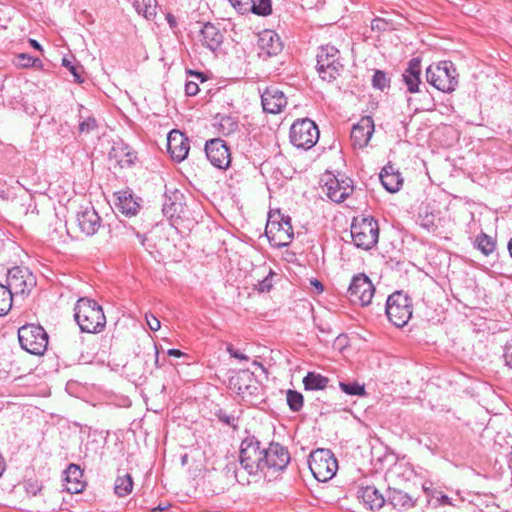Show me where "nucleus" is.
Segmentation results:
<instances>
[{"mask_svg":"<svg viewBox=\"0 0 512 512\" xmlns=\"http://www.w3.org/2000/svg\"><path fill=\"white\" fill-rule=\"evenodd\" d=\"M74 318L82 332L100 333L106 326L103 308L93 299L79 298L74 307Z\"/></svg>","mask_w":512,"mask_h":512,"instance_id":"nucleus-1","label":"nucleus"},{"mask_svg":"<svg viewBox=\"0 0 512 512\" xmlns=\"http://www.w3.org/2000/svg\"><path fill=\"white\" fill-rule=\"evenodd\" d=\"M264 447L255 436L246 437L240 446L239 462L241 467L253 477L262 478Z\"/></svg>","mask_w":512,"mask_h":512,"instance_id":"nucleus-2","label":"nucleus"},{"mask_svg":"<svg viewBox=\"0 0 512 512\" xmlns=\"http://www.w3.org/2000/svg\"><path fill=\"white\" fill-rule=\"evenodd\" d=\"M426 80L437 90L451 93L458 85V74L451 61H440L426 69Z\"/></svg>","mask_w":512,"mask_h":512,"instance_id":"nucleus-3","label":"nucleus"},{"mask_svg":"<svg viewBox=\"0 0 512 512\" xmlns=\"http://www.w3.org/2000/svg\"><path fill=\"white\" fill-rule=\"evenodd\" d=\"M351 237L356 247L369 250L378 243L379 226L373 217H355L351 224Z\"/></svg>","mask_w":512,"mask_h":512,"instance_id":"nucleus-4","label":"nucleus"},{"mask_svg":"<svg viewBox=\"0 0 512 512\" xmlns=\"http://www.w3.org/2000/svg\"><path fill=\"white\" fill-rule=\"evenodd\" d=\"M264 455L262 463V478L271 481L277 475L286 469L290 462V454L286 447L279 443H270L267 448H264Z\"/></svg>","mask_w":512,"mask_h":512,"instance_id":"nucleus-5","label":"nucleus"},{"mask_svg":"<svg viewBox=\"0 0 512 512\" xmlns=\"http://www.w3.org/2000/svg\"><path fill=\"white\" fill-rule=\"evenodd\" d=\"M308 465L315 479L320 482L332 479L338 470V462L334 454L331 450L324 448H318L310 453Z\"/></svg>","mask_w":512,"mask_h":512,"instance_id":"nucleus-6","label":"nucleus"},{"mask_svg":"<svg viewBox=\"0 0 512 512\" xmlns=\"http://www.w3.org/2000/svg\"><path fill=\"white\" fill-rule=\"evenodd\" d=\"M385 312L389 321L401 328L412 317V299L403 291H396L387 298Z\"/></svg>","mask_w":512,"mask_h":512,"instance_id":"nucleus-7","label":"nucleus"},{"mask_svg":"<svg viewBox=\"0 0 512 512\" xmlns=\"http://www.w3.org/2000/svg\"><path fill=\"white\" fill-rule=\"evenodd\" d=\"M21 347L34 355H42L48 346V334L40 325L27 324L19 328Z\"/></svg>","mask_w":512,"mask_h":512,"instance_id":"nucleus-8","label":"nucleus"},{"mask_svg":"<svg viewBox=\"0 0 512 512\" xmlns=\"http://www.w3.org/2000/svg\"><path fill=\"white\" fill-rule=\"evenodd\" d=\"M343 70V64L339 60V51L334 46H322L317 53V71L320 77L332 82Z\"/></svg>","mask_w":512,"mask_h":512,"instance_id":"nucleus-9","label":"nucleus"},{"mask_svg":"<svg viewBox=\"0 0 512 512\" xmlns=\"http://www.w3.org/2000/svg\"><path fill=\"white\" fill-rule=\"evenodd\" d=\"M319 139V129L315 122L308 118L296 120L290 128V141L297 147L308 150Z\"/></svg>","mask_w":512,"mask_h":512,"instance_id":"nucleus-10","label":"nucleus"},{"mask_svg":"<svg viewBox=\"0 0 512 512\" xmlns=\"http://www.w3.org/2000/svg\"><path fill=\"white\" fill-rule=\"evenodd\" d=\"M324 181L323 190L333 202H343L354 191L352 179L344 175L335 176L328 173Z\"/></svg>","mask_w":512,"mask_h":512,"instance_id":"nucleus-11","label":"nucleus"},{"mask_svg":"<svg viewBox=\"0 0 512 512\" xmlns=\"http://www.w3.org/2000/svg\"><path fill=\"white\" fill-rule=\"evenodd\" d=\"M375 288L365 274H358L352 278L347 296L353 304L367 306L371 303Z\"/></svg>","mask_w":512,"mask_h":512,"instance_id":"nucleus-12","label":"nucleus"},{"mask_svg":"<svg viewBox=\"0 0 512 512\" xmlns=\"http://www.w3.org/2000/svg\"><path fill=\"white\" fill-rule=\"evenodd\" d=\"M265 234L273 246H287L294 237L291 219L289 217H282L280 221L268 220Z\"/></svg>","mask_w":512,"mask_h":512,"instance_id":"nucleus-13","label":"nucleus"},{"mask_svg":"<svg viewBox=\"0 0 512 512\" xmlns=\"http://www.w3.org/2000/svg\"><path fill=\"white\" fill-rule=\"evenodd\" d=\"M205 153L211 164L219 169H226L231 162L230 148L220 138L208 140L205 144Z\"/></svg>","mask_w":512,"mask_h":512,"instance_id":"nucleus-14","label":"nucleus"},{"mask_svg":"<svg viewBox=\"0 0 512 512\" xmlns=\"http://www.w3.org/2000/svg\"><path fill=\"white\" fill-rule=\"evenodd\" d=\"M32 286V278L27 270L13 267L7 273V286L12 296L24 294Z\"/></svg>","mask_w":512,"mask_h":512,"instance_id":"nucleus-15","label":"nucleus"},{"mask_svg":"<svg viewBox=\"0 0 512 512\" xmlns=\"http://www.w3.org/2000/svg\"><path fill=\"white\" fill-rule=\"evenodd\" d=\"M77 224L85 235H94L101 226V218L92 206H81L77 212Z\"/></svg>","mask_w":512,"mask_h":512,"instance_id":"nucleus-16","label":"nucleus"},{"mask_svg":"<svg viewBox=\"0 0 512 512\" xmlns=\"http://www.w3.org/2000/svg\"><path fill=\"white\" fill-rule=\"evenodd\" d=\"M374 132V121L370 116L362 117L351 130V141L354 147L364 148Z\"/></svg>","mask_w":512,"mask_h":512,"instance_id":"nucleus-17","label":"nucleus"},{"mask_svg":"<svg viewBox=\"0 0 512 512\" xmlns=\"http://www.w3.org/2000/svg\"><path fill=\"white\" fill-rule=\"evenodd\" d=\"M259 55L271 57L279 54L283 49V43L279 35L273 30H264L258 35Z\"/></svg>","mask_w":512,"mask_h":512,"instance_id":"nucleus-18","label":"nucleus"},{"mask_svg":"<svg viewBox=\"0 0 512 512\" xmlns=\"http://www.w3.org/2000/svg\"><path fill=\"white\" fill-rule=\"evenodd\" d=\"M167 146L171 157L181 162L188 156L189 139L179 130H172L167 136Z\"/></svg>","mask_w":512,"mask_h":512,"instance_id":"nucleus-19","label":"nucleus"},{"mask_svg":"<svg viewBox=\"0 0 512 512\" xmlns=\"http://www.w3.org/2000/svg\"><path fill=\"white\" fill-rule=\"evenodd\" d=\"M263 110L267 113H280L287 104L284 93L277 87H268L261 95Z\"/></svg>","mask_w":512,"mask_h":512,"instance_id":"nucleus-20","label":"nucleus"},{"mask_svg":"<svg viewBox=\"0 0 512 512\" xmlns=\"http://www.w3.org/2000/svg\"><path fill=\"white\" fill-rule=\"evenodd\" d=\"M224 35L213 23H204L199 34L201 44L211 51H216L223 43Z\"/></svg>","mask_w":512,"mask_h":512,"instance_id":"nucleus-21","label":"nucleus"},{"mask_svg":"<svg viewBox=\"0 0 512 512\" xmlns=\"http://www.w3.org/2000/svg\"><path fill=\"white\" fill-rule=\"evenodd\" d=\"M421 60L419 58H412L408 64L407 68L404 70L402 74V80L407 86V91L409 93L420 92L419 86L421 85Z\"/></svg>","mask_w":512,"mask_h":512,"instance_id":"nucleus-22","label":"nucleus"},{"mask_svg":"<svg viewBox=\"0 0 512 512\" xmlns=\"http://www.w3.org/2000/svg\"><path fill=\"white\" fill-rule=\"evenodd\" d=\"M66 490L70 493H80L84 489L83 471L76 464H70L65 470Z\"/></svg>","mask_w":512,"mask_h":512,"instance_id":"nucleus-23","label":"nucleus"},{"mask_svg":"<svg viewBox=\"0 0 512 512\" xmlns=\"http://www.w3.org/2000/svg\"><path fill=\"white\" fill-rule=\"evenodd\" d=\"M380 180L383 187L390 193L399 191L403 183L400 173L395 171L391 165H387L382 169Z\"/></svg>","mask_w":512,"mask_h":512,"instance_id":"nucleus-24","label":"nucleus"},{"mask_svg":"<svg viewBox=\"0 0 512 512\" xmlns=\"http://www.w3.org/2000/svg\"><path fill=\"white\" fill-rule=\"evenodd\" d=\"M358 497L371 510L380 509L385 503L384 497L372 486L362 488Z\"/></svg>","mask_w":512,"mask_h":512,"instance_id":"nucleus-25","label":"nucleus"},{"mask_svg":"<svg viewBox=\"0 0 512 512\" xmlns=\"http://www.w3.org/2000/svg\"><path fill=\"white\" fill-rule=\"evenodd\" d=\"M239 379L243 382H249L247 386L237 387V393L242 395L243 398L246 396L258 397L261 391V386L258 381L254 378V374L249 370H242L239 372Z\"/></svg>","mask_w":512,"mask_h":512,"instance_id":"nucleus-26","label":"nucleus"},{"mask_svg":"<svg viewBox=\"0 0 512 512\" xmlns=\"http://www.w3.org/2000/svg\"><path fill=\"white\" fill-rule=\"evenodd\" d=\"M116 205L120 212L128 216L136 215L139 210L138 202L127 191L119 192L117 194Z\"/></svg>","mask_w":512,"mask_h":512,"instance_id":"nucleus-27","label":"nucleus"},{"mask_svg":"<svg viewBox=\"0 0 512 512\" xmlns=\"http://www.w3.org/2000/svg\"><path fill=\"white\" fill-rule=\"evenodd\" d=\"M214 126L218 127L219 132L224 136H229L239 129V121L233 115H220L215 117Z\"/></svg>","mask_w":512,"mask_h":512,"instance_id":"nucleus-28","label":"nucleus"},{"mask_svg":"<svg viewBox=\"0 0 512 512\" xmlns=\"http://www.w3.org/2000/svg\"><path fill=\"white\" fill-rule=\"evenodd\" d=\"M388 499L390 504L397 509H406L413 506L412 498L400 489L389 488Z\"/></svg>","mask_w":512,"mask_h":512,"instance_id":"nucleus-29","label":"nucleus"},{"mask_svg":"<svg viewBox=\"0 0 512 512\" xmlns=\"http://www.w3.org/2000/svg\"><path fill=\"white\" fill-rule=\"evenodd\" d=\"M329 379L321 374L309 372L303 378V385L306 390H322L326 388Z\"/></svg>","mask_w":512,"mask_h":512,"instance_id":"nucleus-30","label":"nucleus"},{"mask_svg":"<svg viewBox=\"0 0 512 512\" xmlns=\"http://www.w3.org/2000/svg\"><path fill=\"white\" fill-rule=\"evenodd\" d=\"M133 488V480L130 474L118 476L115 480L114 491L119 497H125L131 493Z\"/></svg>","mask_w":512,"mask_h":512,"instance_id":"nucleus-31","label":"nucleus"},{"mask_svg":"<svg viewBox=\"0 0 512 512\" xmlns=\"http://www.w3.org/2000/svg\"><path fill=\"white\" fill-rule=\"evenodd\" d=\"M134 6L136 11L146 19H151L156 15V0H134Z\"/></svg>","mask_w":512,"mask_h":512,"instance_id":"nucleus-32","label":"nucleus"},{"mask_svg":"<svg viewBox=\"0 0 512 512\" xmlns=\"http://www.w3.org/2000/svg\"><path fill=\"white\" fill-rule=\"evenodd\" d=\"M475 244L486 256L490 255L495 250V241L485 233H481L476 237Z\"/></svg>","mask_w":512,"mask_h":512,"instance_id":"nucleus-33","label":"nucleus"},{"mask_svg":"<svg viewBox=\"0 0 512 512\" xmlns=\"http://www.w3.org/2000/svg\"><path fill=\"white\" fill-rule=\"evenodd\" d=\"M13 296L9 288L0 284V316L6 315L12 308Z\"/></svg>","mask_w":512,"mask_h":512,"instance_id":"nucleus-34","label":"nucleus"},{"mask_svg":"<svg viewBox=\"0 0 512 512\" xmlns=\"http://www.w3.org/2000/svg\"><path fill=\"white\" fill-rule=\"evenodd\" d=\"M183 206L181 202L172 201L171 198H166L163 203V214L169 218L173 219L174 217H179L180 212H182Z\"/></svg>","mask_w":512,"mask_h":512,"instance_id":"nucleus-35","label":"nucleus"},{"mask_svg":"<svg viewBox=\"0 0 512 512\" xmlns=\"http://www.w3.org/2000/svg\"><path fill=\"white\" fill-rule=\"evenodd\" d=\"M286 400L289 408L293 412L300 411L304 404L303 395L300 392L291 389H289L286 393Z\"/></svg>","mask_w":512,"mask_h":512,"instance_id":"nucleus-36","label":"nucleus"},{"mask_svg":"<svg viewBox=\"0 0 512 512\" xmlns=\"http://www.w3.org/2000/svg\"><path fill=\"white\" fill-rule=\"evenodd\" d=\"M251 12L259 16H267L271 14V0H253Z\"/></svg>","mask_w":512,"mask_h":512,"instance_id":"nucleus-37","label":"nucleus"},{"mask_svg":"<svg viewBox=\"0 0 512 512\" xmlns=\"http://www.w3.org/2000/svg\"><path fill=\"white\" fill-rule=\"evenodd\" d=\"M340 389L347 395L351 396H363L365 395V388L363 385L358 384L357 382L352 383H339Z\"/></svg>","mask_w":512,"mask_h":512,"instance_id":"nucleus-38","label":"nucleus"},{"mask_svg":"<svg viewBox=\"0 0 512 512\" xmlns=\"http://www.w3.org/2000/svg\"><path fill=\"white\" fill-rule=\"evenodd\" d=\"M62 65L67 68L70 73L73 75L75 82L82 83L84 80L81 76L82 74V66L73 64V62L67 58L62 59Z\"/></svg>","mask_w":512,"mask_h":512,"instance_id":"nucleus-39","label":"nucleus"},{"mask_svg":"<svg viewBox=\"0 0 512 512\" xmlns=\"http://www.w3.org/2000/svg\"><path fill=\"white\" fill-rule=\"evenodd\" d=\"M16 59H17L16 65L19 67H23V68L34 67L38 63H40V60L38 58H34V57L30 56L29 54H25V53H21V54L17 55Z\"/></svg>","mask_w":512,"mask_h":512,"instance_id":"nucleus-40","label":"nucleus"},{"mask_svg":"<svg viewBox=\"0 0 512 512\" xmlns=\"http://www.w3.org/2000/svg\"><path fill=\"white\" fill-rule=\"evenodd\" d=\"M373 87L383 90L388 86V78L386 74L380 70H376L372 78Z\"/></svg>","mask_w":512,"mask_h":512,"instance_id":"nucleus-41","label":"nucleus"},{"mask_svg":"<svg viewBox=\"0 0 512 512\" xmlns=\"http://www.w3.org/2000/svg\"><path fill=\"white\" fill-rule=\"evenodd\" d=\"M231 5L241 14L251 12L253 0H229Z\"/></svg>","mask_w":512,"mask_h":512,"instance_id":"nucleus-42","label":"nucleus"},{"mask_svg":"<svg viewBox=\"0 0 512 512\" xmlns=\"http://www.w3.org/2000/svg\"><path fill=\"white\" fill-rule=\"evenodd\" d=\"M97 127V122L95 118L88 117L79 123L80 132L89 133Z\"/></svg>","mask_w":512,"mask_h":512,"instance_id":"nucleus-43","label":"nucleus"},{"mask_svg":"<svg viewBox=\"0 0 512 512\" xmlns=\"http://www.w3.org/2000/svg\"><path fill=\"white\" fill-rule=\"evenodd\" d=\"M218 417L219 420L222 421L223 423L233 427L234 429L237 428L238 418L235 417L234 415H228L226 413L220 412Z\"/></svg>","mask_w":512,"mask_h":512,"instance_id":"nucleus-44","label":"nucleus"},{"mask_svg":"<svg viewBox=\"0 0 512 512\" xmlns=\"http://www.w3.org/2000/svg\"><path fill=\"white\" fill-rule=\"evenodd\" d=\"M389 26L390 23L382 18H375L371 23V29L374 31H385Z\"/></svg>","mask_w":512,"mask_h":512,"instance_id":"nucleus-45","label":"nucleus"},{"mask_svg":"<svg viewBox=\"0 0 512 512\" xmlns=\"http://www.w3.org/2000/svg\"><path fill=\"white\" fill-rule=\"evenodd\" d=\"M145 319H146V323L150 330L157 331L160 329V327H161L160 321L153 314H146Z\"/></svg>","mask_w":512,"mask_h":512,"instance_id":"nucleus-46","label":"nucleus"},{"mask_svg":"<svg viewBox=\"0 0 512 512\" xmlns=\"http://www.w3.org/2000/svg\"><path fill=\"white\" fill-rule=\"evenodd\" d=\"M503 357L506 365L512 369V340L505 344Z\"/></svg>","mask_w":512,"mask_h":512,"instance_id":"nucleus-47","label":"nucleus"},{"mask_svg":"<svg viewBox=\"0 0 512 512\" xmlns=\"http://www.w3.org/2000/svg\"><path fill=\"white\" fill-rule=\"evenodd\" d=\"M227 352L229 353V355L231 357L236 358L240 361H248L249 360V357L246 354L241 353L240 351L234 349V347L232 345L227 346Z\"/></svg>","mask_w":512,"mask_h":512,"instance_id":"nucleus-48","label":"nucleus"},{"mask_svg":"<svg viewBox=\"0 0 512 512\" xmlns=\"http://www.w3.org/2000/svg\"><path fill=\"white\" fill-rule=\"evenodd\" d=\"M148 349L150 350V352L148 353V356H151L154 359V366L156 368H158L159 367V364H158L159 352H158L156 344L153 342H150Z\"/></svg>","mask_w":512,"mask_h":512,"instance_id":"nucleus-49","label":"nucleus"},{"mask_svg":"<svg viewBox=\"0 0 512 512\" xmlns=\"http://www.w3.org/2000/svg\"><path fill=\"white\" fill-rule=\"evenodd\" d=\"M199 91L198 84L193 81H188L185 84V93L188 96H195Z\"/></svg>","mask_w":512,"mask_h":512,"instance_id":"nucleus-50","label":"nucleus"},{"mask_svg":"<svg viewBox=\"0 0 512 512\" xmlns=\"http://www.w3.org/2000/svg\"><path fill=\"white\" fill-rule=\"evenodd\" d=\"M272 288V282L269 277H266L258 284V289L261 292H268Z\"/></svg>","mask_w":512,"mask_h":512,"instance_id":"nucleus-51","label":"nucleus"},{"mask_svg":"<svg viewBox=\"0 0 512 512\" xmlns=\"http://www.w3.org/2000/svg\"><path fill=\"white\" fill-rule=\"evenodd\" d=\"M41 490V487L37 484L30 483L26 486V491L31 493L33 496L37 495V493Z\"/></svg>","mask_w":512,"mask_h":512,"instance_id":"nucleus-52","label":"nucleus"},{"mask_svg":"<svg viewBox=\"0 0 512 512\" xmlns=\"http://www.w3.org/2000/svg\"><path fill=\"white\" fill-rule=\"evenodd\" d=\"M231 383L234 385V387L237 389V387L247 386L249 382H243V380L239 379V373L235 378L231 379Z\"/></svg>","mask_w":512,"mask_h":512,"instance_id":"nucleus-53","label":"nucleus"},{"mask_svg":"<svg viewBox=\"0 0 512 512\" xmlns=\"http://www.w3.org/2000/svg\"><path fill=\"white\" fill-rule=\"evenodd\" d=\"M135 160H136V155L134 153H130L129 152V153L126 154V159L125 160H121L120 162L121 163L124 162L127 165H132V164H134Z\"/></svg>","mask_w":512,"mask_h":512,"instance_id":"nucleus-54","label":"nucleus"},{"mask_svg":"<svg viewBox=\"0 0 512 512\" xmlns=\"http://www.w3.org/2000/svg\"><path fill=\"white\" fill-rule=\"evenodd\" d=\"M310 282L311 285H313L319 293L323 291V284L319 280L312 279Z\"/></svg>","mask_w":512,"mask_h":512,"instance_id":"nucleus-55","label":"nucleus"},{"mask_svg":"<svg viewBox=\"0 0 512 512\" xmlns=\"http://www.w3.org/2000/svg\"><path fill=\"white\" fill-rule=\"evenodd\" d=\"M167 353L169 356H173V357H181L184 355V353L178 349H169Z\"/></svg>","mask_w":512,"mask_h":512,"instance_id":"nucleus-56","label":"nucleus"},{"mask_svg":"<svg viewBox=\"0 0 512 512\" xmlns=\"http://www.w3.org/2000/svg\"><path fill=\"white\" fill-rule=\"evenodd\" d=\"M399 469H401V466H399V467H398V466L394 467V468L390 471V473H389V477H390L391 479H393L395 476H400V474H401V473H400V472H398V470H399Z\"/></svg>","mask_w":512,"mask_h":512,"instance_id":"nucleus-57","label":"nucleus"},{"mask_svg":"<svg viewBox=\"0 0 512 512\" xmlns=\"http://www.w3.org/2000/svg\"><path fill=\"white\" fill-rule=\"evenodd\" d=\"M5 467H6L5 460H4L3 456L0 454V477L2 476L3 472L5 471Z\"/></svg>","mask_w":512,"mask_h":512,"instance_id":"nucleus-58","label":"nucleus"},{"mask_svg":"<svg viewBox=\"0 0 512 512\" xmlns=\"http://www.w3.org/2000/svg\"><path fill=\"white\" fill-rule=\"evenodd\" d=\"M29 42H30V44H31V46H32L33 48H35V49H37V50H40V51L42 50V47H41V45L38 43V41H36V40H34V39H30V40H29Z\"/></svg>","mask_w":512,"mask_h":512,"instance_id":"nucleus-59","label":"nucleus"},{"mask_svg":"<svg viewBox=\"0 0 512 512\" xmlns=\"http://www.w3.org/2000/svg\"><path fill=\"white\" fill-rule=\"evenodd\" d=\"M507 247H508V251L510 253V256L512 257V238L508 242V246Z\"/></svg>","mask_w":512,"mask_h":512,"instance_id":"nucleus-60","label":"nucleus"},{"mask_svg":"<svg viewBox=\"0 0 512 512\" xmlns=\"http://www.w3.org/2000/svg\"><path fill=\"white\" fill-rule=\"evenodd\" d=\"M441 501H442V503H449V497H448V496H446V495H443V496L441 497Z\"/></svg>","mask_w":512,"mask_h":512,"instance_id":"nucleus-61","label":"nucleus"},{"mask_svg":"<svg viewBox=\"0 0 512 512\" xmlns=\"http://www.w3.org/2000/svg\"><path fill=\"white\" fill-rule=\"evenodd\" d=\"M137 237L140 239V241H141L142 245H144L145 236H143V235H141V234L137 233Z\"/></svg>","mask_w":512,"mask_h":512,"instance_id":"nucleus-62","label":"nucleus"},{"mask_svg":"<svg viewBox=\"0 0 512 512\" xmlns=\"http://www.w3.org/2000/svg\"><path fill=\"white\" fill-rule=\"evenodd\" d=\"M253 365L263 368L262 364L258 361H253Z\"/></svg>","mask_w":512,"mask_h":512,"instance_id":"nucleus-63","label":"nucleus"},{"mask_svg":"<svg viewBox=\"0 0 512 512\" xmlns=\"http://www.w3.org/2000/svg\"><path fill=\"white\" fill-rule=\"evenodd\" d=\"M5 197V191L4 190H0V198H4Z\"/></svg>","mask_w":512,"mask_h":512,"instance_id":"nucleus-64","label":"nucleus"}]
</instances>
